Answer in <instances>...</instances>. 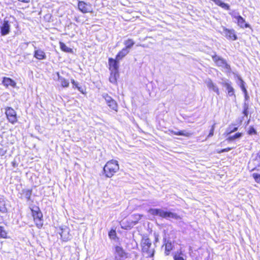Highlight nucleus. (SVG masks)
Listing matches in <instances>:
<instances>
[{
  "mask_svg": "<svg viewBox=\"0 0 260 260\" xmlns=\"http://www.w3.org/2000/svg\"><path fill=\"white\" fill-rule=\"evenodd\" d=\"M148 212L153 216H159V217L163 218H174L179 219V216L176 213L171 212L170 211H164L161 209H149Z\"/></svg>",
  "mask_w": 260,
  "mask_h": 260,
  "instance_id": "obj_1",
  "label": "nucleus"
},
{
  "mask_svg": "<svg viewBox=\"0 0 260 260\" xmlns=\"http://www.w3.org/2000/svg\"><path fill=\"white\" fill-rule=\"evenodd\" d=\"M141 244L142 251L147 254V257H153L155 250L151 248L152 244L150 239L147 237H144L142 239Z\"/></svg>",
  "mask_w": 260,
  "mask_h": 260,
  "instance_id": "obj_2",
  "label": "nucleus"
},
{
  "mask_svg": "<svg viewBox=\"0 0 260 260\" xmlns=\"http://www.w3.org/2000/svg\"><path fill=\"white\" fill-rule=\"evenodd\" d=\"M119 169L118 164H106L103 170L107 177H112Z\"/></svg>",
  "mask_w": 260,
  "mask_h": 260,
  "instance_id": "obj_3",
  "label": "nucleus"
},
{
  "mask_svg": "<svg viewBox=\"0 0 260 260\" xmlns=\"http://www.w3.org/2000/svg\"><path fill=\"white\" fill-rule=\"evenodd\" d=\"M58 233L60 236L61 239L63 241H68L71 238V235L70 233V229L67 226L59 227Z\"/></svg>",
  "mask_w": 260,
  "mask_h": 260,
  "instance_id": "obj_4",
  "label": "nucleus"
},
{
  "mask_svg": "<svg viewBox=\"0 0 260 260\" xmlns=\"http://www.w3.org/2000/svg\"><path fill=\"white\" fill-rule=\"evenodd\" d=\"M78 9L83 13H92L93 8L92 5L89 3H85L84 1H78Z\"/></svg>",
  "mask_w": 260,
  "mask_h": 260,
  "instance_id": "obj_5",
  "label": "nucleus"
},
{
  "mask_svg": "<svg viewBox=\"0 0 260 260\" xmlns=\"http://www.w3.org/2000/svg\"><path fill=\"white\" fill-rule=\"evenodd\" d=\"M102 96L105 100L107 105L111 109L116 112L118 111V105L113 99L107 93L103 94Z\"/></svg>",
  "mask_w": 260,
  "mask_h": 260,
  "instance_id": "obj_6",
  "label": "nucleus"
},
{
  "mask_svg": "<svg viewBox=\"0 0 260 260\" xmlns=\"http://www.w3.org/2000/svg\"><path fill=\"white\" fill-rule=\"evenodd\" d=\"M31 215L37 227L42 228L43 225V216L41 211L32 212Z\"/></svg>",
  "mask_w": 260,
  "mask_h": 260,
  "instance_id": "obj_7",
  "label": "nucleus"
},
{
  "mask_svg": "<svg viewBox=\"0 0 260 260\" xmlns=\"http://www.w3.org/2000/svg\"><path fill=\"white\" fill-rule=\"evenodd\" d=\"M5 113L10 122L15 123L17 119L16 111L11 107H7L5 109Z\"/></svg>",
  "mask_w": 260,
  "mask_h": 260,
  "instance_id": "obj_8",
  "label": "nucleus"
},
{
  "mask_svg": "<svg viewBox=\"0 0 260 260\" xmlns=\"http://www.w3.org/2000/svg\"><path fill=\"white\" fill-rule=\"evenodd\" d=\"M212 58L218 66L221 67L228 70L230 69V66L228 64L226 61L222 58L217 55H214L212 56Z\"/></svg>",
  "mask_w": 260,
  "mask_h": 260,
  "instance_id": "obj_9",
  "label": "nucleus"
},
{
  "mask_svg": "<svg viewBox=\"0 0 260 260\" xmlns=\"http://www.w3.org/2000/svg\"><path fill=\"white\" fill-rule=\"evenodd\" d=\"M10 22L7 19L5 18L1 27V35L2 36H6L10 32Z\"/></svg>",
  "mask_w": 260,
  "mask_h": 260,
  "instance_id": "obj_10",
  "label": "nucleus"
},
{
  "mask_svg": "<svg viewBox=\"0 0 260 260\" xmlns=\"http://www.w3.org/2000/svg\"><path fill=\"white\" fill-rule=\"evenodd\" d=\"M115 254L118 256L120 258H127L128 253L125 251L123 248L119 245H116L114 247Z\"/></svg>",
  "mask_w": 260,
  "mask_h": 260,
  "instance_id": "obj_11",
  "label": "nucleus"
},
{
  "mask_svg": "<svg viewBox=\"0 0 260 260\" xmlns=\"http://www.w3.org/2000/svg\"><path fill=\"white\" fill-rule=\"evenodd\" d=\"M223 34L228 40H236L237 39L235 31L234 29H229L224 28Z\"/></svg>",
  "mask_w": 260,
  "mask_h": 260,
  "instance_id": "obj_12",
  "label": "nucleus"
},
{
  "mask_svg": "<svg viewBox=\"0 0 260 260\" xmlns=\"http://www.w3.org/2000/svg\"><path fill=\"white\" fill-rule=\"evenodd\" d=\"M162 247H165V254L166 255H169L174 248V246L172 242L167 239H165L164 240Z\"/></svg>",
  "mask_w": 260,
  "mask_h": 260,
  "instance_id": "obj_13",
  "label": "nucleus"
},
{
  "mask_svg": "<svg viewBox=\"0 0 260 260\" xmlns=\"http://www.w3.org/2000/svg\"><path fill=\"white\" fill-rule=\"evenodd\" d=\"M116 58L114 59L112 58L109 59V70L112 71L118 72L119 64Z\"/></svg>",
  "mask_w": 260,
  "mask_h": 260,
  "instance_id": "obj_14",
  "label": "nucleus"
},
{
  "mask_svg": "<svg viewBox=\"0 0 260 260\" xmlns=\"http://www.w3.org/2000/svg\"><path fill=\"white\" fill-rule=\"evenodd\" d=\"M205 83L207 87L210 90H212L213 91L216 92L218 95L219 94V90L218 87L215 84H214L210 79L206 80Z\"/></svg>",
  "mask_w": 260,
  "mask_h": 260,
  "instance_id": "obj_15",
  "label": "nucleus"
},
{
  "mask_svg": "<svg viewBox=\"0 0 260 260\" xmlns=\"http://www.w3.org/2000/svg\"><path fill=\"white\" fill-rule=\"evenodd\" d=\"M137 223V221H133L126 220L122 222V223L121 224V228L123 230H130Z\"/></svg>",
  "mask_w": 260,
  "mask_h": 260,
  "instance_id": "obj_16",
  "label": "nucleus"
},
{
  "mask_svg": "<svg viewBox=\"0 0 260 260\" xmlns=\"http://www.w3.org/2000/svg\"><path fill=\"white\" fill-rule=\"evenodd\" d=\"M2 83L4 86L8 87L11 86L14 88L16 86V82L12 79L8 77H4Z\"/></svg>",
  "mask_w": 260,
  "mask_h": 260,
  "instance_id": "obj_17",
  "label": "nucleus"
},
{
  "mask_svg": "<svg viewBox=\"0 0 260 260\" xmlns=\"http://www.w3.org/2000/svg\"><path fill=\"white\" fill-rule=\"evenodd\" d=\"M34 57L38 59L42 60L46 58V55L44 51L41 49H36L34 52Z\"/></svg>",
  "mask_w": 260,
  "mask_h": 260,
  "instance_id": "obj_18",
  "label": "nucleus"
},
{
  "mask_svg": "<svg viewBox=\"0 0 260 260\" xmlns=\"http://www.w3.org/2000/svg\"><path fill=\"white\" fill-rule=\"evenodd\" d=\"M236 20L238 25L241 28H244L249 27V25L246 23L245 19L242 16L239 17Z\"/></svg>",
  "mask_w": 260,
  "mask_h": 260,
  "instance_id": "obj_19",
  "label": "nucleus"
},
{
  "mask_svg": "<svg viewBox=\"0 0 260 260\" xmlns=\"http://www.w3.org/2000/svg\"><path fill=\"white\" fill-rule=\"evenodd\" d=\"M129 52V50L126 48H123L117 54L116 57V59L120 60L125 56Z\"/></svg>",
  "mask_w": 260,
  "mask_h": 260,
  "instance_id": "obj_20",
  "label": "nucleus"
},
{
  "mask_svg": "<svg viewBox=\"0 0 260 260\" xmlns=\"http://www.w3.org/2000/svg\"><path fill=\"white\" fill-rule=\"evenodd\" d=\"M58 80L60 82L63 87H68L69 86V82L68 80L60 76L59 73H57Z\"/></svg>",
  "mask_w": 260,
  "mask_h": 260,
  "instance_id": "obj_21",
  "label": "nucleus"
},
{
  "mask_svg": "<svg viewBox=\"0 0 260 260\" xmlns=\"http://www.w3.org/2000/svg\"><path fill=\"white\" fill-rule=\"evenodd\" d=\"M119 76L118 72L112 71L111 72V75L109 77V81L112 83H116L117 82V79Z\"/></svg>",
  "mask_w": 260,
  "mask_h": 260,
  "instance_id": "obj_22",
  "label": "nucleus"
},
{
  "mask_svg": "<svg viewBox=\"0 0 260 260\" xmlns=\"http://www.w3.org/2000/svg\"><path fill=\"white\" fill-rule=\"evenodd\" d=\"M9 237L8 232L3 226L0 225V238L8 239Z\"/></svg>",
  "mask_w": 260,
  "mask_h": 260,
  "instance_id": "obj_23",
  "label": "nucleus"
},
{
  "mask_svg": "<svg viewBox=\"0 0 260 260\" xmlns=\"http://www.w3.org/2000/svg\"><path fill=\"white\" fill-rule=\"evenodd\" d=\"M213 1L215 4L221 7L222 8L225 9V10H229L230 9V6L222 2L220 0H212Z\"/></svg>",
  "mask_w": 260,
  "mask_h": 260,
  "instance_id": "obj_24",
  "label": "nucleus"
},
{
  "mask_svg": "<svg viewBox=\"0 0 260 260\" xmlns=\"http://www.w3.org/2000/svg\"><path fill=\"white\" fill-rule=\"evenodd\" d=\"M224 86L226 87V90L228 92V95L229 96L234 95V89L231 85V84L229 83H225L224 84Z\"/></svg>",
  "mask_w": 260,
  "mask_h": 260,
  "instance_id": "obj_25",
  "label": "nucleus"
},
{
  "mask_svg": "<svg viewBox=\"0 0 260 260\" xmlns=\"http://www.w3.org/2000/svg\"><path fill=\"white\" fill-rule=\"evenodd\" d=\"M135 42L132 39H128L125 40L124 42V44L125 45V47L124 48H126L127 50H129L133 46Z\"/></svg>",
  "mask_w": 260,
  "mask_h": 260,
  "instance_id": "obj_26",
  "label": "nucleus"
},
{
  "mask_svg": "<svg viewBox=\"0 0 260 260\" xmlns=\"http://www.w3.org/2000/svg\"><path fill=\"white\" fill-rule=\"evenodd\" d=\"M172 133L173 134H174V135H179V136H186V137H189L191 135V134L188 133V132H187L185 131H177V132H175V131H172Z\"/></svg>",
  "mask_w": 260,
  "mask_h": 260,
  "instance_id": "obj_27",
  "label": "nucleus"
},
{
  "mask_svg": "<svg viewBox=\"0 0 260 260\" xmlns=\"http://www.w3.org/2000/svg\"><path fill=\"white\" fill-rule=\"evenodd\" d=\"M238 79L239 80V85L240 87H241L242 90L243 91V92L245 93V97L247 96V90L244 86V82L243 81V80L241 79V77H239Z\"/></svg>",
  "mask_w": 260,
  "mask_h": 260,
  "instance_id": "obj_28",
  "label": "nucleus"
},
{
  "mask_svg": "<svg viewBox=\"0 0 260 260\" xmlns=\"http://www.w3.org/2000/svg\"><path fill=\"white\" fill-rule=\"evenodd\" d=\"M183 253L181 251L175 253L173 256L174 260H185L182 256Z\"/></svg>",
  "mask_w": 260,
  "mask_h": 260,
  "instance_id": "obj_29",
  "label": "nucleus"
},
{
  "mask_svg": "<svg viewBox=\"0 0 260 260\" xmlns=\"http://www.w3.org/2000/svg\"><path fill=\"white\" fill-rule=\"evenodd\" d=\"M60 49L64 52H72V49L70 48L68 46H66L65 44L62 42H60Z\"/></svg>",
  "mask_w": 260,
  "mask_h": 260,
  "instance_id": "obj_30",
  "label": "nucleus"
},
{
  "mask_svg": "<svg viewBox=\"0 0 260 260\" xmlns=\"http://www.w3.org/2000/svg\"><path fill=\"white\" fill-rule=\"evenodd\" d=\"M108 236L110 239H115L117 237V233L115 230L111 229L108 232Z\"/></svg>",
  "mask_w": 260,
  "mask_h": 260,
  "instance_id": "obj_31",
  "label": "nucleus"
},
{
  "mask_svg": "<svg viewBox=\"0 0 260 260\" xmlns=\"http://www.w3.org/2000/svg\"><path fill=\"white\" fill-rule=\"evenodd\" d=\"M241 136H242L241 133H236L235 135H234L233 136L229 137L228 138V140H229L230 141H232V140H234L236 139L240 138L241 137Z\"/></svg>",
  "mask_w": 260,
  "mask_h": 260,
  "instance_id": "obj_32",
  "label": "nucleus"
},
{
  "mask_svg": "<svg viewBox=\"0 0 260 260\" xmlns=\"http://www.w3.org/2000/svg\"><path fill=\"white\" fill-rule=\"evenodd\" d=\"M252 176L254 178L255 181L256 183L260 184V174L257 173H253Z\"/></svg>",
  "mask_w": 260,
  "mask_h": 260,
  "instance_id": "obj_33",
  "label": "nucleus"
},
{
  "mask_svg": "<svg viewBox=\"0 0 260 260\" xmlns=\"http://www.w3.org/2000/svg\"><path fill=\"white\" fill-rule=\"evenodd\" d=\"M230 14L232 16V17H233V18H234L236 20L238 18H239V17H240L241 16L239 15V13L238 12L236 11H233L232 12L230 13Z\"/></svg>",
  "mask_w": 260,
  "mask_h": 260,
  "instance_id": "obj_34",
  "label": "nucleus"
},
{
  "mask_svg": "<svg viewBox=\"0 0 260 260\" xmlns=\"http://www.w3.org/2000/svg\"><path fill=\"white\" fill-rule=\"evenodd\" d=\"M30 209L31 211V213L41 211L39 206L35 205H31V207H30Z\"/></svg>",
  "mask_w": 260,
  "mask_h": 260,
  "instance_id": "obj_35",
  "label": "nucleus"
},
{
  "mask_svg": "<svg viewBox=\"0 0 260 260\" xmlns=\"http://www.w3.org/2000/svg\"><path fill=\"white\" fill-rule=\"evenodd\" d=\"M238 127L230 125L227 130V132L229 134H231L232 132L236 131Z\"/></svg>",
  "mask_w": 260,
  "mask_h": 260,
  "instance_id": "obj_36",
  "label": "nucleus"
},
{
  "mask_svg": "<svg viewBox=\"0 0 260 260\" xmlns=\"http://www.w3.org/2000/svg\"><path fill=\"white\" fill-rule=\"evenodd\" d=\"M215 124H214L212 127H211V128L210 129V133L208 136V137H212L214 135V128H215Z\"/></svg>",
  "mask_w": 260,
  "mask_h": 260,
  "instance_id": "obj_37",
  "label": "nucleus"
},
{
  "mask_svg": "<svg viewBox=\"0 0 260 260\" xmlns=\"http://www.w3.org/2000/svg\"><path fill=\"white\" fill-rule=\"evenodd\" d=\"M248 133L250 135L256 134V132L253 127H251L248 131Z\"/></svg>",
  "mask_w": 260,
  "mask_h": 260,
  "instance_id": "obj_38",
  "label": "nucleus"
},
{
  "mask_svg": "<svg viewBox=\"0 0 260 260\" xmlns=\"http://www.w3.org/2000/svg\"><path fill=\"white\" fill-rule=\"evenodd\" d=\"M71 83L73 84V86H75L76 88L79 87L78 83L76 82L74 79H71Z\"/></svg>",
  "mask_w": 260,
  "mask_h": 260,
  "instance_id": "obj_39",
  "label": "nucleus"
},
{
  "mask_svg": "<svg viewBox=\"0 0 260 260\" xmlns=\"http://www.w3.org/2000/svg\"><path fill=\"white\" fill-rule=\"evenodd\" d=\"M230 150H231V148H230L223 149L220 151V152H227V151H229Z\"/></svg>",
  "mask_w": 260,
  "mask_h": 260,
  "instance_id": "obj_40",
  "label": "nucleus"
},
{
  "mask_svg": "<svg viewBox=\"0 0 260 260\" xmlns=\"http://www.w3.org/2000/svg\"><path fill=\"white\" fill-rule=\"evenodd\" d=\"M79 91H80L82 93H83V90L81 87H77V88Z\"/></svg>",
  "mask_w": 260,
  "mask_h": 260,
  "instance_id": "obj_41",
  "label": "nucleus"
},
{
  "mask_svg": "<svg viewBox=\"0 0 260 260\" xmlns=\"http://www.w3.org/2000/svg\"><path fill=\"white\" fill-rule=\"evenodd\" d=\"M20 2H23V3H29L30 0H18Z\"/></svg>",
  "mask_w": 260,
  "mask_h": 260,
  "instance_id": "obj_42",
  "label": "nucleus"
},
{
  "mask_svg": "<svg viewBox=\"0 0 260 260\" xmlns=\"http://www.w3.org/2000/svg\"><path fill=\"white\" fill-rule=\"evenodd\" d=\"M255 169H256V170L260 172V164L257 166L256 168H255Z\"/></svg>",
  "mask_w": 260,
  "mask_h": 260,
  "instance_id": "obj_43",
  "label": "nucleus"
},
{
  "mask_svg": "<svg viewBox=\"0 0 260 260\" xmlns=\"http://www.w3.org/2000/svg\"><path fill=\"white\" fill-rule=\"evenodd\" d=\"M134 215L135 216H138L139 217V219H140L141 218V217H142V216L140 215V214H135Z\"/></svg>",
  "mask_w": 260,
  "mask_h": 260,
  "instance_id": "obj_44",
  "label": "nucleus"
},
{
  "mask_svg": "<svg viewBox=\"0 0 260 260\" xmlns=\"http://www.w3.org/2000/svg\"><path fill=\"white\" fill-rule=\"evenodd\" d=\"M244 114L246 115H247V110L245 109L244 112H243Z\"/></svg>",
  "mask_w": 260,
  "mask_h": 260,
  "instance_id": "obj_45",
  "label": "nucleus"
},
{
  "mask_svg": "<svg viewBox=\"0 0 260 260\" xmlns=\"http://www.w3.org/2000/svg\"><path fill=\"white\" fill-rule=\"evenodd\" d=\"M29 191V194H30L31 193V191Z\"/></svg>",
  "mask_w": 260,
  "mask_h": 260,
  "instance_id": "obj_46",
  "label": "nucleus"
},
{
  "mask_svg": "<svg viewBox=\"0 0 260 260\" xmlns=\"http://www.w3.org/2000/svg\"><path fill=\"white\" fill-rule=\"evenodd\" d=\"M110 162V161H107V163ZM110 162H112V161H110Z\"/></svg>",
  "mask_w": 260,
  "mask_h": 260,
  "instance_id": "obj_47",
  "label": "nucleus"
},
{
  "mask_svg": "<svg viewBox=\"0 0 260 260\" xmlns=\"http://www.w3.org/2000/svg\"><path fill=\"white\" fill-rule=\"evenodd\" d=\"M259 157H260V155H259Z\"/></svg>",
  "mask_w": 260,
  "mask_h": 260,
  "instance_id": "obj_48",
  "label": "nucleus"
}]
</instances>
